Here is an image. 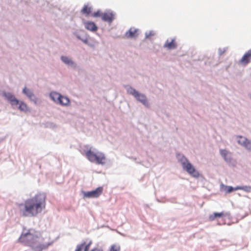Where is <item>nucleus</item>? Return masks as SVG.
I'll return each instance as SVG.
<instances>
[{
	"label": "nucleus",
	"mask_w": 251,
	"mask_h": 251,
	"mask_svg": "<svg viewBox=\"0 0 251 251\" xmlns=\"http://www.w3.org/2000/svg\"><path fill=\"white\" fill-rule=\"evenodd\" d=\"M92 244V241L90 240L87 244L85 243L84 245V251H89V248L91 244Z\"/></svg>",
	"instance_id": "393cba45"
},
{
	"label": "nucleus",
	"mask_w": 251,
	"mask_h": 251,
	"mask_svg": "<svg viewBox=\"0 0 251 251\" xmlns=\"http://www.w3.org/2000/svg\"><path fill=\"white\" fill-rule=\"evenodd\" d=\"M234 190V188L232 186H226V193H230Z\"/></svg>",
	"instance_id": "cd10ccee"
},
{
	"label": "nucleus",
	"mask_w": 251,
	"mask_h": 251,
	"mask_svg": "<svg viewBox=\"0 0 251 251\" xmlns=\"http://www.w3.org/2000/svg\"><path fill=\"white\" fill-rule=\"evenodd\" d=\"M58 103L62 105H68L70 103V100L68 98L61 95Z\"/></svg>",
	"instance_id": "f3484780"
},
{
	"label": "nucleus",
	"mask_w": 251,
	"mask_h": 251,
	"mask_svg": "<svg viewBox=\"0 0 251 251\" xmlns=\"http://www.w3.org/2000/svg\"><path fill=\"white\" fill-rule=\"evenodd\" d=\"M82 40V41H83L84 43H85V44H87V43H88V41H87V39Z\"/></svg>",
	"instance_id": "c756f323"
},
{
	"label": "nucleus",
	"mask_w": 251,
	"mask_h": 251,
	"mask_svg": "<svg viewBox=\"0 0 251 251\" xmlns=\"http://www.w3.org/2000/svg\"><path fill=\"white\" fill-rule=\"evenodd\" d=\"M138 29L134 27H131L126 32L125 36L127 38H133L137 37L138 35Z\"/></svg>",
	"instance_id": "1a4fd4ad"
},
{
	"label": "nucleus",
	"mask_w": 251,
	"mask_h": 251,
	"mask_svg": "<svg viewBox=\"0 0 251 251\" xmlns=\"http://www.w3.org/2000/svg\"><path fill=\"white\" fill-rule=\"evenodd\" d=\"M81 12L82 14H85L86 16L89 15L92 12V7L89 6L88 5H84Z\"/></svg>",
	"instance_id": "a211bd4d"
},
{
	"label": "nucleus",
	"mask_w": 251,
	"mask_h": 251,
	"mask_svg": "<svg viewBox=\"0 0 251 251\" xmlns=\"http://www.w3.org/2000/svg\"><path fill=\"white\" fill-rule=\"evenodd\" d=\"M18 105H19L18 108L21 111H27V110H28L27 106L26 104L25 103H24V102H23V101L20 102L19 104Z\"/></svg>",
	"instance_id": "412c9836"
},
{
	"label": "nucleus",
	"mask_w": 251,
	"mask_h": 251,
	"mask_svg": "<svg viewBox=\"0 0 251 251\" xmlns=\"http://www.w3.org/2000/svg\"><path fill=\"white\" fill-rule=\"evenodd\" d=\"M61 95L55 92H51L50 94V98L55 102L58 103Z\"/></svg>",
	"instance_id": "dca6fc26"
},
{
	"label": "nucleus",
	"mask_w": 251,
	"mask_h": 251,
	"mask_svg": "<svg viewBox=\"0 0 251 251\" xmlns=\"http://www.w3.org/2000/svg\"><path fill=\"white\" fill-rule=\"evenodd\" d=\"M18 242L30 246L33 251H42L52 245L53 242L48 238H40L33 229H24L18 239Z\"/></svg>",
	"instance_id": "f257e3e1"
},
{
	"label": "nucleus",
	"mask_w": 251,
	"mask_h": 251,
	"mask_svg": "<svg viewBox=\"0 0 251 251\" xmlns=\"http://www.w3.org/2000/svg\"><path fill=\"white\" fill-rule=\"evenodd\" d=\"M242 190L247 193L251 192V186H237L234 187V191Z\"/></svg>",
	"instance_id": "6ab92c4d"
},
{
	"label": "nucleus",
	"mask_w": 251,
	"mask_h": 251,
	"mask_svg": "<svg viewBox=\"0 0 251 251\" xmlns=\"http://www.w3.org/2000/svg\"><path fill=\"white\" fill-rule=\"evenodd\" d=\"M102 13H101L100 10H98L97 12H95L93 13L92 15V16L94 17H101Z\"/></svg>",
	"instance_id": "bb28decb"
},
{
	"label": "nucleus",
	"mask_w": 251,
	"mask_h": 251,
	"mask_svg": "<svg viewBox=\"0 0 251 251\" xmlns=\"http://www.w3.org/2000/svg\"><path fill=\"white\" fill-rule=\"evenodd\" d=\"M23 93L30 99H32V97H34V95L32 92L26 87H25L23 89Z\"/></svg>",
	"instance_id": "aec40b11"
},
{
	"label": "nucleus",
	"mask_w": 251,
	"mask_h": 251,
	"mask_svg": "<svg viewBox=\"0 0 251 251\" xmlns=\"http://www.w3.org/2000/svg\"><path fill=\"white\" fill-rule=\"evenodd\" d=\"M91 251H103L101 249L95 248V249H92Z\"/></svg>",
	"instance_id": "c85d7f7f"
},
{
	"label": "nucleus",
	"mask_w": 251,
	"mask_h": 251,
	"mask_svg": "<svg viewBox=\"0 0 251 251\" xmlns=\"http://www.w3.org/2000/svg\"><path fill=\"white\" fill-rule=\"evenodd\" d=\"M238 143L242 146L244 147L248 150L251 151V141L247 138L242 136H237Z\"/></svg>",
	"instance_id": "423d86ee"
},
{
	"label": "nucleus",
	"mask_w": 251,
	"mask_h": 251,
	"mask_svg": "<svg viewBox=\"0 0 251 251\" xmlns=\"http://www.w3.org/2000/svg\"><path fill=\"white\" fill-rule=\"evenodd\" d=\"M220 154L227 162H230L231 160L230 153L226 150H221Z\"/></svg>",
	"instance_id": "f8f14e48"
},
{
	"label": "nucleus",
	"mask_w": 251,
	"mask_h": 251,
	"mask_svg": "<svg viewBox=\"0 0 251 251\" xmlns=\"http://www.w3.org/2000/svg\"><path fill=\"white\" fill-rule=\"evenodd\" d=\"M120 250L121 247L118 244L112 245L109 249V251H120Z\"/></svg>",
	"instance_id": "5701e85b"
},
{
	"label": "nucleus",
	"mask_w": 251,
	"mask_h": 251,
	"mask_svg": "<svg viewBox=\"0 0 251 251\" xmlns=\"http://www.w3.org/2000/svg\"><path fill=\"white\" fill-rule=\"evenodd\" d=\"M180 162L183 169L186 171L190 176L198 178L200 176L199 172L190 163V162L184 157L180 159Z\"/></svg>",
	"instance_id": "20e7f679"
},
{
	"label": "nucleus",
	"mask_w": 251,
	"mask_h": 251,
	"mask_svg": "<svg viewBox=\"0 0 251 251\" xmlns=\"http://www.w3.org/2000/svg\"><path fill=\"white\" fill-rule=\"evenodd\" d=\"M103 192L102 187H99L96 189L84 193V197L87 198H96L99 197Z\"/></svg>",
	"instance_id": "39448f33"
},
{
	"label": "nucleus",
	"mask_w": 251,
	"mask_h": 251,
	"mask_svg": "<svg viewBox=\"0 0 251 251\" xmlns=\"http://www.w3.org/2000/svg\"><path fill=\"white\" fill-rule=\"evenodd\" d=\"M85 245V242H83L81 244L78 245L75 251H81Z\"/></svg>",
	"instance_id": "a878e982"
},
{
	"label": "nucleus",
	"mask_w": 251,
	"mask_h": 251,
	"mask_svg": "<svg viewBox=\"0 0 251 251\" xmlns=\"http://www.w3.org/2000/svg\"><path fill=\"white\" fill-rule=\"evenodd\" d=\"M87 159L92 163L99 165H103L106 163V158L104 154L101 152H94L89 150L85 153Z\"/></svg>",
	"instance_id": "7ed1b4c3"
},
{
	"label": "nucleus",
	"mask_w": 251,
	"mask_h": 251,
	"mask_svg": "<svg viewBox=\"0 0 251 251\" xmlns=\"http://www.w3.org/2000/svg\"><path fill=\"white\" fill-rule=\"evenodd\" d=\"M177 44L176 42L175 39H173L171 41L168 40L165 43L164 47L168 49L172 50L176 48Z\"/></svg>",
	"instance_id": "ddd939ff"
},
{
	"label": "nucleus",
	"mask_w": 251,
	"mask_h": 251,
	"mask_svg": "<svg viewBox=\"0 0 251 251\" xmlns=\"http://www.w3.org/2000/svg\"><path fill=\"white\" fill-rule=\"evenodd\" d=\"M251 60V49L248 50L239 60V63L244 65L249 64Z\"/></svg>",
	"instance_id": "6e6552de"
},
{
	"label": "nucleus",
	"mask_w": 251,
	"mask_h": 251,
	"mask_svg": "<svg viewBox=\"0 0 251 251\" xmlns=\"http://www.w3.org/2000/svg\"><path fill=\"white\" fill-rule=\"evenodd\" d=\"M135 98L138 100L142 102L144 105H148V103L146 97L145 95L141 94L138 92L136 96H135Z\"/></svg>",
	"instance_id": "4468645a"
},
{
	"label": "nucleus",
	"mask_w": 251,
	"mask_h": 251,
	"mask_svg": "<svg viewBox=\"0 0 251 251\" xmlns=\"http://www.w3.org/2000/svg\"><path fill=\"white\" fill-rule=\"evenodd\" d=\"M61 60L63 62L67 64H71L73 63L72 60L67 56H62Z\"/></svg>",
	"instance_id": "b1692460"
},
{
	"label": "nucleus",
	"mask_w": 251,
	"mask_h": 251,
	"mask_svg": "<svg viewBox=\"0 0 251 251\" xmlns=\"http://www.w3.org/2000/svg\"><path fill=\"white\" fill-rule=\"evenodd\" d=\"M3 96L7 99L12 106H17L19 104V100L11 93L4 92L3 93Z\"/></svg>",
	"instance_id": "0eeeda50"
},
{
	"label": "nucleus",
	"mask_w": 251,
	"mask_h": 251,
	"mask_svg": "<svg viewBox=\"0 0 251 251\" xmlns=\"http://www.w3.org/2000/svg\"><path fill=\"white\" fill-rule=\"evenodd\" d=\"M127 91L128 93L131 94L134 97H135V96H136V95H137V94L138 93V92H137V91H136V90H135L134 89H133V88H132L131 87H129L127 88Z\"/></svg>",
	"instance_id": "4be33fe9"
},
{
	"label": "nucleus",
	"mask_w": 251,
	"mask_h": 251,
	"mask_svg": "<svg viewBox=\"0 0 251 251\" xmlns=\"http://www.w3.org/2000/svg\"><path fill=\"white\" fill-rule=\"evenodd\" d=\"M85 27L88 30L92 32H96L98 30V27L93 22L87 21L83 23Z\"/></svg>",
	"instance_id": "9b49d317"
},
{
	"label": "nucleus",
	"mask_w": 251,
	"mask_h": 251,
	"mask_svg": "<svg viewBox=\"0 0 251 251\" xmlns=\"http://www.w3.org/2000/svg\"><path fill=\"white\" fill-rule=\"evenodd\" d=\"M101 19L105 22H107L111 23L114 19V15L111 12H107L102 13L101 15Z\"/></svg>",
	"instance_id": "9d476101"
},
{
	"label": "nucleus",
	"mask_w": 251,
	"mask_h": 251,
	"mask_svg": "<svg viewBox=\"0 0 251 251\" xmlns=\"http://www.w3.org/2000/svg\"><path fill=\"white\" fill-rule=\"evenodd\" d=\"M224 215L225 214L223 212L220 213L215 212L209 216L208 219L210 221H213L217 218L223 217Z\"/></svg>",
	"instance_id": "2eb2a0df"
},
{
	"label": "nucleus",
	"mask_w": 251,
	"mask_h": 251,
	"mask_svg": "<svg viewBox=\"0 0 251 251\" xmlns=\"http://www.w3.org/2000/svg\"><path fill=\"white\" fill-rule=\"evenodd\" d=\"M24 206L20 210L23 216L35 217L45 208L46 196L43 194H37L27 199L24 203Z\"/></svg>",
	"instance_id": "f03ea898"
}]
</instances>
